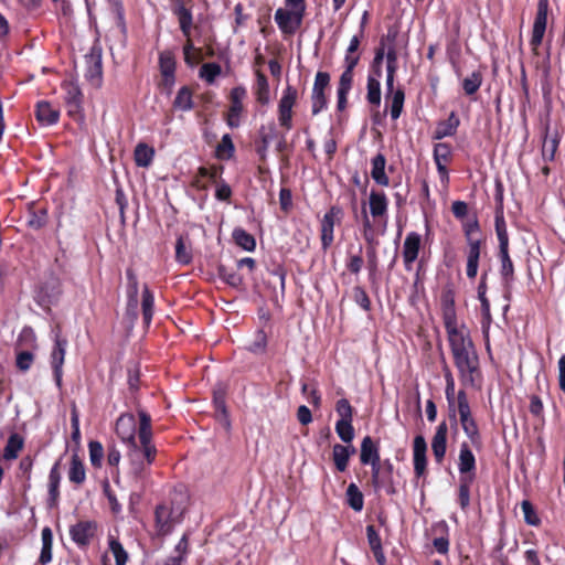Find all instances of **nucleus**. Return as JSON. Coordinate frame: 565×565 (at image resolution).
Instances as JSON below:
<instances>
[{
    "instance_id": "obj_29",
    "label": "nucleus",
    "mask_w": 565,
    "mask_h": 565,
    "mask_svg": "<svg viewBox=\"0 0 565 565\" xmlns=\"http://www.w3.org/2000/svg\"><path fill=\"white\" fill-rule=\"evenodd\" d=\"M218 277L228 286L233 288H241L243 286V277L238 274L237 269L228 267L224 264L217 266Z\"/></svg>"
},
{
    "instance_id": "obj_52",
    "label": "nucleus",
    "mask_w": 565,
    "mask_h": 565,
    "mask_svg": "<svg viewBox=\"0 0 565 565\" xmlns=\"http://www.w3.org/2000/svg\"><path fill=\"white\" fill-rule=\"evenodd\" d=\"M335 433L343 443L350 444L354 438L352 420H338L335 423Z\"/></svg>"
},
{
    "instance_id": "obj_55",
    "label": "nucleus",
    "mask_w": 565,
    "mask_h": 565,
    "mask_svg": "<svg viewBox=\"0 0 565 565\" xmlns=\"http://www.w3.org/2000/svg\"><path fill=\"white\" fill-rule=\"evenodd\" d=\"M177 14L181 31L185 36H189L192 25V13L185 7L181 6L177 10Z\"/></svg>"
},
{
    "instance_id": "obj_17",
    "label": "nucleus",
    "mask_w": 565,
    "mask_h": 565,
    "mask_svg": "<svg viewBox=\"0 0 565 565\" xmlns=\"http://www.w3.org/2000/svg\"><path fill=\"white\" fill-rule=\"evenodd\" d=\"M448 425L445 420L438 424L431 440V450L436 462L441 463L447 449Z\"/></svg>"
},
{
    "instance_id": "obj_44",
    "label": "nucleus",
    "mask_w": 565,
    "mask_h": 565,
    "mask_svg": "<svg viewBox=\"0 0 565 565\" xmlns=\"http://www.w3.org/2000/svg\"><path fill=\"white\" fill-rule=\"evenodd\" d=\"M347 502L351 509L360 512L364 505L363 493L355 483H350L347 489Z\"/></svg>"
},
{
    "instance_id": "obj_53",
    "label": "nucleus",
    "mask_w": 565,
    "mask_h": 565,
    "mask_svg": "<svg viewBox=\"0 0 565 565\" xmlns=\"http://www.w3.org/2000/svg\"><path fill=\"white\" fill-rule=\"evenodd\" d=\"M235 152V147L228 134L224 135L216 147V156L220 159H230Z\"/></svg>"
},
{
    "instance_id": "obj_14",
    "label": "nucleus",
    "mask_w": 565,
    "mask_h": 565,
    "mask_svg": "<svg viewBox=\"0 0 565 565\" xmlns=\"http://www.w3.org/2000/svg\"><path fill=\"white\" fill-rule=\"evenodd\" d=\"M340 215L341 209L339 206H331L321 220V245L324 250L333 243L334 225Z\"/></svg>"
},
{
    "instance_id": "obj_50",
    "label": "nucleus",
    "mask_w": 565,
    "mask_h": 565,
    "mask_svg": "<svg viewBox=\"0 0 565 565\" xmlns=\"http://www.w3.org/2000/svg\"><path fill=\"white\" fill-rule=\"evenodd\" d=\"M175 259L182 265H188L192 260L191 250L182 236H179L175 242Z\"/></svg>"
},
{
    "instance_id": "obj_63",
    "label": "nucleus",
    "mask_w": 565,
    "mask_h": 565,
    "mask_svg": "<svg viewBox=\"0 0 565 565\" xmlns=\"http://www.w3.org/2000/svg\"><path fill=\"white\" fill-rule=\"evenodd\" d=\"M366 537L372 552L382 548V540L374 525L366 526Z\"/></svg>"
},
{
    "instance_id": "obj_41",
    "label": "nucleus",
    "mask_w": 565,
    "mask_h": 565,
    "mask_svg": "<svg viewBox=\"0 0 565 565\" xmlns=\"http://www.w3.org/2000/svg\"><path fill=\"white\" fill-rule=\"evenodd\" d=\"M42 550L40 554V563L45 565L52 559L53 534L50 527H44L41 533Z\"/></svg>"
},
{
    "instance_id": "obj_6",
    "label": "nucleus",
    "mask_w": 565,
    "mask_h": 565,
    "mask_svg": "<svg viewBox=\"0 0 565 565\" xmlns=\"http://www.w3.org/2000/svg\"><path fill=\"white\" fill-rule=\"evenodd\" d=\"M371 473V483L375 492L384 490L387 494L395 493L393 482V465L386 459L383 462L373 465Z\"/></svg>"
},
{
    "instance_id": "obj_37",
    "label": "nucleus",
    "mask_w": 565,
    "mask_h": 565,
    "mask_svg": "<svg viewBox=\"0 0 565 565\" xmlns=\"http://www.w3.org/2000/svg\"><path fill=\"white\" fill-rule=\"evenodd\" d=\"M462 230L465 233L467 244L483 243L481 235H480L479 222L476 216L463 222Z\"/></svg>"
},
{
    "instance_id": "obj_31",
    "label": "nucleus",
    "mask_w": 565,
    "mask_h": 565,
    "mask_svg": "<svg viewBox=\"0 0 565 565\" xmlns=\"http://www.w3.org/2000/svg\"><path fill=\"white\" fill-rule=\"evenodd\" d=\"M460 121L456 114L452 111L447 120L438 124L435 130V138L443 139L445 137L454 136L457 131Z\"/></svg>"
},
{
    "instance_id": "obj_54",
    "label": "nucleus",
    "mask_w": 565,
    "mask_h": 565,
    "mask_svg": "<svg viewBox=\"0 0 565 565\" xmlns=\"http://www.w3.org/2000/svg\"><path fill=\"white\" fill-rule=\"evenodd\" d=\"M89 459L94 467L99 468L104 458V447L97 440H92L88 444Z\"/></svg>"
},
{
    "instance_id": "obj_60",
    "label": "nucleus",
    "mask_w": 565,
    "mask_h": 565,
    "mask_svg": "<svg viewBox=\"0 0 565 565\" xmlns=\"http://www.w3.org/2000/svg\"><path fill=\"white\" fill-rule=\"evenodd\" d=\"M521 509L524 514V520L530 525H537L540 523V519L534 511L532 503L527 500L522 501Z\"/></svg>"
},
{
    "instance_id": "obj_26",
    "label": "nucleus",
    "mask_w": 565,
    "mask_h": 565,
    "mask_svg": "<svg viewBox=\"0 0 565 565\" xmlns=\"http://www.w3.org/2000/svg\"><path fill=\"white\" fill-rule=\"evenodd\" d=\"M441 306L445 326L457 323L455 310V295L451 289H446L443 291Z\"/></svg>"
},
{
    "instance_id": "obj_57",
    "label": "nucleus",
    "mask_w": 565,
    "mask_h": 565,
    "mask_svg": "<svg viewBox=\"0 0 565 565\" xmlns=\"http://www.w3.org/2000/svg\"><path fill=\"white\" fill-rule=\"evenodd\" d=\"M339 420H353V407L347 398H341L335 404Z\"/></svg>"
},
{
    "instance_id": "obj_15",
    "label": "nucleus",
    "mask_w": 565,
    "mask_h": 565,
    "mask_svg": "<svg viewBox=\"0 0 565 565\" xmlns=\"http://www.w3.org/2000/svg\"><path fill=\"white\" fill-rule=\"evenodd\" d=\"M95 533L96 523L92 521H81L70 529V535L78 546L88 545Z\"/></svg>"
},
{
    "instance_id": "obj_45",
    "label": "nucleus",
    "mask_w": 565,
    "mask_h": 565,
    "mask_svg": "<svg viewBox=\"0 0 565 565\" xmlns=\"http://www.w3.org/2000/svg\"><path fill=\"white\" fill-rule=\"evenodd\" d=\"M495 233L499 241V248L509 247V235L507 230V223L502 211L495 213Z\"/></svg>"
},
{
    "instance_id": "obj_47",
    "label": "nucleus",
    "mask_w": 565,
    "mask_h": 565,
    "mask_svg": "<svg viewBox=\"0 0 565 565\" xmlns=\"http://www.w3.org/2000/svg\"><path fill=\"white\" fill-rule=\"evenodd\" d=\"M473 480V475L460 477L459 484V504L462 510H466L470 504V483Z\"/></svg>"
},
{
    "instance_id": "obj_35",
    "label": "nucleus",
    "mask_w": 565,
    "mask_h": 565,
    "mask_svg": "<svg viewBox=\"0 0 565 565\" xmlns=\"http://www.w3.org/2000/svg\"><path fill=\"white\" fill-rule=\"evenodd\" d=\"M386 98H391V118L393 120H396L401 116L403 110L405 93L402 88H398L396 90H394L393 88L392 92L387 90Z\"/></svg>"
},
{
    "instance_id": "obj_34",
    "label": "nucleus",
    "mask_w": 565,
    "mask_h": 565,
    "mask_svg": "<svg viewBox=\"0 0 565 565\" xmlns=\"http://www.w3.org/2000/svg\"><path fill=\"white\" fill-rule=\"evenodd\" d=\"M254 92L258 103H260L262 105H267L269 103L270 97L268 81L267 77L260 72L256 73V83L254 86Z\"/></svg>"
},
{
    "instance_id": "obj_33",
    "label": "nucleus",
    "mask_w": 565,
    "mask_h": 565,
    "mask_svg": "<svg viewBox=\"0 0 565 565\" xmlns=\"http://www.w3.org/2000/svg\"><path fill=\"white\" fill-rule=\"evenodd\" d=\"M61 482V473L58 469V462H56L50 471L49 475V495H50V505H56L60 492L58 487Z\"/></svg>"
},
{
    "instance_id": "obj_64",
    "label": "nucleus",
    "mask_w": 565,
    "mask_h": 565,
    "mask_svg": "<svg viewBox=\"0 0 565 565\" xmlns=\"http://www.w3.org/2000/svg\"><path fill=\"white\" fill-rule=\"evenodd\" d=\"M34 360V355L29 351L19 352L17 355V367L23 372L28 371Z\"/></svg>"
},
{
    "instance_id": "obj_8",
    "label": "nucleus",
    "mask_w": 565,
    "mask_h": 565,
    "mask_svg": "<svg viewBox=\"0 0 565 565\" xmlns=\"http://www.w3.org/2000/svg\"><path fill=\"white\" fill-rule=\"evenodd\" d=\"M305 12L295 8H279L275 12V22L284 34H295L302 23Z\"/></svg>"
},
{
    "instance_id": "obj_49",
    "label": "nucleus",
    "mask_w": 565,
    "mask_h": 565,
    "mask_svg": "<svg viewBox=\"0 0 565 565\" xmlns=\"http://www.w3.org/2000/svg\"><path fill=\"white\" fill-rule=\"evenodd\" d=\"M108 543H109V550H110L113 556L115 557L116 565H126V563L128 561V554L125 551L121 543L114 536H109Z\"/></svg>"
},
{
    "instance_id": "obj_5",
    "label": "nucleus",
    "mask_w": 565,
    "mask_h": 565,
    "mask_svg": "<svg viewBox=\"0 0 565 565\" xmlns=\"http://www.w3.org/2000/svg\"><path fill=\"white\" fill-rule=\"evenodd\" d=\"M452 358L459 354L467 353L468 351L476 350L475 344L470 338V333L465 326L458 327L457 323L445 326Z\"/></svg>"
},
{
    "instance_id": "obj_39",
    "label": "nucleus",
    "mask_w": 565,
    "mask_h": 565,
    "mask_svg": "<svg viewBox=\"0 0 565 565\" xmlns=\"http://www.w3.org/2000/svg\"><path fill=\"white\" fill-rule=\"evenodd\" d=\"M153 307H154V297H153L152 292L150 291L149 287L147 285H145L143 290H142L141 308H142L143 322L147 326H149L152 320Z\"/></svg>"
},
{
    "instance_id": "obj_13",
    "label": "nucleus",
    "mask_w": 565,
    "mask_h": 565,
    "mask_svg": "<svg viewBox=\"0 0 565 565\" xmlns=\"http://www.w3.org/2000/svg\"><path fill=\"white\" fill-rule=\"evenodd\" d=\"M422 247V235L417 232H409L403 244V262L406 270H411L413 268V264L418 258L419 250Z\"/></svg>"
},
{
    "instance_id": "obj_27",
    "label": "nucleus",
    "mask_w": 565,
    "mask_h": 565,
    "mask_svg": "<svg viewBox=\"0 0 565 565\" xmlns=\"http://www.w3.org/2000/svg\"><path fill=\"white\" fill-rule=\"evenodd\" d=\"M158 531L167 534L172 529V510L167 504H159L154 511Z\"/></svg>"
},
{
    "instance_id": "obj_46",
    "label": "nucleus",
    "mask_w": 565,
    "mask_h": 565,
    "mask_svg": "<svg viewBox=\"0 0 565 565\" xmlns=\"http://www.w3.org/2000/svg\"><path fill=\"white\" fill-rule=\"evenodd\" d=\"M367 94L366 99L370 104L374 106H380L381 104V84L379 77L369 75L367 77Z\"/></svg>"
},
{
    "instance_id": "obj_36",
    "label": "nucleus",
    "mask_w": 565,
    "mask_h": 565,
    "mask_svg": "<svg viewBox=\"0 0 565 565\" xmlns=\"http://www.w3.org/2000/svg\"><path fill=\"white\" fill-rule=\"evenodd\" d=\"M134 157L138 167L147 168L153 160L154 150L146 143H138L135 148Z\"/></svg>"
},
{
    "instance_id": "obj_25",
    "label": "nucleus",
    "mask_w": 565,
    "mask_h": 565,
    "mask_svg": "<svg viewBox=\"0 0 565 565\" xmlns=\"http://www.w3.org/2000/svg\"><path fill=\"white\" fill-rule=\"evenodd\" d=\"M354 454V447L335 444L332 448V459L337 470L340 472L345 471L349 465L350 457Z\"/></svg>"
},
{
    "instance_id": "obj_61",
    "label": "nucleus",
    "mask_w": 565,
    "mask_h": 565,
    "mask_svg": "<svg viewBox=\"0 0 565 565\" xmlns=\"http://www.w3.org/2000/svg\"><path fill=\"white\" fill-rule=\"evenodd\" d=\"M311 103H312V115H318L321 110L327 107V97L324 92H313L311 93Z\"/></svg>"
},
{
    "instance_id": "obj_12",
    "label": "nucleus",
    "mask_w": 565,
    "mask_h": 565,
    "mask_svg": "<svg viewBox=\"0 0 565 565\" xmlns=\"http://www.w3.org/2000/svg\"><path fill=\"white\" fill-rule=\"evenodd\" d=\"M115 430H116L117 436L127 446L137 444V439H136L137 423H136L135 416L132 414H130V413L121 414L116 420Z\"/></svg>"
},
{
    "instance_id": "obj_22",
    "label": "nucleus",
    "mask_w": 565,
    "mask_h": 565,
    "mask_svg": "<svg viewBox=\"0 0 565 565\" xmlns=\"http://www.w3.org/2000/svg\"><path fill=\"white\" fill-rule=\"evenodd\" d=\"M476 458L467 443H462L459 451L458 470L462 476H475Z\"/></svg>"
},
{
    "instance_id": "obj_10",
    "label": "nucleus",
    "mask_w": 565,
    "mask_h": 565,
    "mask_svg": "<svg viewBox=\"0 0 565 565\" xmlns=\"http://www.w3.org/2000/svg\"><path fill=\"white\" fill-rule=\"evenodd\" d=\"M547 13L548 0H539L537 11L533 23L532 36L530 40V45L534 54H539L537 50L545 34L547 24Z\"/></svg>"
},
{
    "instance_id": "obj_58",
    "label": "nucleus",
    "mask_w": 565,
    "mask_h": 565,
    "mask_svg": "<svg viewBox=\"0 0 565 565\" xmlns=\"http://www.w3.org/2000/svg\"><path fill=\"white\" fill-rule=\"evenodd\" d=\"M127 279H128V295H129V301L134 303V307L137 306L138 299V280L135 275V273L131 269H128L126 271Z\"/></svg>"
},
{
    "instance_id": "obj_9",
    "label": "nucleus",
    "mask_w": 565,
    "mask_h": 565,
    "mask_svg": "<svg viewBox=\"0 0 565 565\" xmlns=\"http://www.w3.org/2000/svg\"><path fill=\"white\" fill-rule=\"evenodd\" d=\"M54 347L51 352V366L53 369L56 385L60 387L62 384L63 364L67 348V340L62 338L60 328L53 330Z\"/></svg>"
},
{
    "instance_id": "obj_42",
    "label": "nucleus",
    "mask_w": 565,
    "mask_h": 565,
    "mask_svg": "<svg viewBox=\"0 0 565 565\" xmlns=\"http://www.w3.org/2000/svg\"><path fill=\"white\" fill-rule=\"evenodd\" d=\"M173 106L182 111H189L193 108L192 92L189 87L183 86L178 90Z\"/></svg>"
},
{
    "instance_id": "obj_18",
    "label": "nucleus",
    "mask_w": 565,
    "mask_h": 565,
    "mask_svg": "<svg viewBox=\"0 0 565 565\" xmlns=\"http://www.w3.org/2000/svg\"><path fill=\"white\" fill-rule=\"evenodd\" d=\"M159 67L162 75L163 85L172 87L174 84L175 60L170 51H163L159 55Z\"/></svg>"
},
{
    "instance_id": "obj_48",
    "label": "nucleus",
    "mask_w": 565,
    "mask_h": 565,
    "mask_svg": "<svg viewBox=\"0 0 565 565\" xmlns=\"http://www.w3.org/2000/svg\"><path fill=\"white\" fill-rule=\"evenodd\" d=\"M482 84V74L478 71L472 72L469 76L463 78L462 88L468 96L475 95Z\"/></svg>"
},
{
    "instance_id": "obj_40",
    "label": "nucleus",
    "mask_w": 565,
    "mask_h": 565,
    "mask_svg": "<svg viewBox=\"0 0 565 565\" xmlns=\"http://www.w3.org/2000/svg\"><path fill=\"white\" fill-rule=\"evenodd\" d=\"M68 479L71 482L76 484H82L86 479L84 463L76 455L72 457L71 467L68 470Z\"/></svg>"
},
{
    "instance_id": "obj_2",
    "label": "nucleus",
    "mask_w": 565,
    "mask_h": 565,
    "mask_svg": "<svg viewBox=\"0 0 565 565\" xmlns=\"http://www.w3.org/2000/svg\"><path fill=\"white\" fill-rule=\"evenodd\" d=\"M457 402H458V414H459V422L461 425V428L466 436L469 438L471 446L476 449L482 448V438L481 434L479 431V427L477 425V422L475 420L470 405L467 398V394L465 391H459L457 395Z\"/></svg>"
},
{
    "instance_id": "obj_30",
    "label": "nucleus",
    "mask_w": 565,
    "mask_h": 565,
    "mask_svg": "<svg viewBox=\"0 0 565 565\" xmlns=\"http://www.w3.org/2000/svg\"><path fill=\"white\" fill-rule=\"evenodd\" d=\"M386 159L384 154L379 153L372 159L371 175L380 185H388V177L385 174Z\"/></svg>"
},
{
    "instance_id": "obj_7",
    "label": "nucleus",
    "mask_w": 565,
    "mask_h": 565,
    "mask_svg": "<svg viewBox=\"0 0 565 565\" xmlns=\"http://www.w3.org/2000/svg\"><path fill=\"white\" fill-rule=\"evenodd\" d=\"M298 99V92L295 87L287 85L278 103V122L286 130L292 128V108Z\"/></svg>"
},
{
    "instance_id": "obj_28",
    "label": "nucleus",
    "mask_w": 565,
    "mask_h": 565,
    "mask_svg": "<svg viewBox=\"0 0 565 565\" xmlns=\"http://www.w3.org/2000/svg\"><path fill=\"white\" fill-rule=\"evenodd\" d=\"M370 212L373 217H380L386 214L388 201L383 192L372 191L369 198Z\"/></svg>"
},
{
    "instance_id": "obj_56",
    "label": "nucleus",
    "mask_w": 565,
    "mask_h": 565,
    "mask_svg": "<svg viewBox=\"0 0 565 565\" xmlns=\"http://www.w3.org/2000/svg\"><path fill=\"white\" fill-rule=\"evenodd\" d=\"M451 158V148L448 143L439 142L434 147V160L435 163H448Z\"/></svg>"
},
{
    "instance_id": "obj_3",
    "label": "nucleus",
    "mask_w": 565,
    "mask_h": 565,
    "mask_svg": "<svg viewBox=\"0 0 565 565\" xmlns=\"http://www.w3.org/2000/svg\"><path fill=\"white\" fill-rule=\"evenodd\" d=\"M360 61V54L345 53L344 55V71L340 75L338 89H337V108L342 111L348 105V95L353 85V71Z\"/></svg>"
},
{
    "instance_id": "obj_43",
    "label": "nucleus",
    "mask_w": 565,
    "mask_h": 565,
    "mask_svg": "<svg viewBox=\"0 0 565 565\" xmlns=\"http://www.w3.org/2000/svg\"><path fill=\"white\" fill-rule=\"evenodd\" d=\"M234 242L247 252H252L256 247V241L253 235L247 233L244 228L237 227L233 231Z\"/></svg>"
},
{
    "instance_id": "obj_19",
    "label": "nucleus",
    "mask_w": 565,
    "mask_h": 565,
    "mask_svg": "<svg viewBox=\"0 0 565 565\" xmlns=\"http://www.w3.org/2000/svg\"><path fill=\"white\" fill-rule=\"evenodd\" d=\"M360 461L362 465H377L381 461L379 446L370 436H365L361 443Z\"/></svg>"
},
{
    "instance_id": "obj_1",
    "label": "nucleus",
    "mask_w": 565,
    "mask_h": 565,
    "mask_svg": "<svg viewBox=\"0 0 565 565\" xmlns=\"http://www.w3.org/2000/svg\"><path fill=\"white\" fill-rule=\"evenodd\" d=\"M139 428L138 439L140 445L128 446L127 458L129 462V473L134 479H141L150 465L154 461L157 448L152 444L151 417L143 411H138Z\"/></svg>"
},
{
    "instance_id": "obj_59",
    "label": "nucleus",
    "mask_w": 565,
    "mask_h": 565,
    "mask_svg": "<svg viewBox=\"0 0 565 565\" xmlns=\"http://www.w3.org/2000/svg\"><path fill=\"white\" fill-rule=\"evenodd\" d=\"M353 299L363 310L369 311L371 309V300L362 287L355 286L353 288Z\"/></svg>"
},
{
    "instance_id": "obj_21",
    "label": "nucleus",
    "mask_w": 565,
    "mask_h": 565,
    "mask_svg": "<svg viewBox=\"0 0 565 565\" xmlns=\"http://www.w3.org/2000/svg\"><path fill=\"white\" fill-rule=\"evenodd\" d=\"M482 243H471L467 244V266L466 274L469 279H475L478 274L479 268V259L481 254Z\"/></svg>"
},
{
    "instance_id": "obj_38",
    "label": "nucleus",
    "mask_w": 565,
    "mask_h": 565,
    "mask_svg": "<svg viewBox=\"0 0 565 565\" xmlns=\"http://www.w3.org/2000/svg\"><path fill=\"white\" fill-rule=\"evenodd\" d=\"M23 438L19 434H12L4 447L3 457L7 460H13L18 458L19 452L23 448Z\"/></svg>"
},
{
    "instance_id": "obj_11",
    "label": "nucleus",
    "mask_w": 565,
    "mask_h": 565,
    "mask_svg": "<svg viewBox=\"0 0 565 565\" xmlns=\"http://www.w3.org/2000/svg\"><path fill=\"white\" fill-rule=\"evenodd\" d=\"M246 95V88L243 86H236L231 90V106L226 117V122L231 128H237L241 125L239 118L244 110L243 100Z\"/></svg>"
},
{
    "instance_id": "obj_62",
    "label": "nucleus",
    "mask_w": 565,
    "mask_h": 565,
    "mask_svg": "<svg viewBox=\"0 0 565 565\" xmlns=\"http://www.w3.org/2000/svg\"><path fill=\"white\" fill-rule=\"evenodd\" d=\"M267 345V337L264 331H257L255 335V340L248 347L249 351L253 353H263Z\"/></svg>"
},
{
    "instance_id": "obj_16",
    "label": "nucleus",
    "mask_w": 565,
    "mask_h": 565,
    "mask_svg": "<svg viewBox=\"0 0 565 565\" xmlns=\"http://www.w3.org/2000/svg\"><path fill=\"white\" fill-rule=\"evenodd\" d=\"M427 444L422 435H417L413 441V463L417 477L424 476L427 466Z\"/></svg>"
},
{
    "instance_id": "obj_51",
    "label": "nucleus",
    "mask_w": 565,
    "mask_h": 565,
    "mask_svg": "<svg viewBox=\"0 0 565 565\" xmlns=\"http://www.w3.org/2000/svg\"><path fill=\"white\" fill-rule=\"evenodd\" d=\"M222 67L217 63H204L200 68V77L207 84H213L216 77L221 74Z\"/></svg>"
},
{
    "instance_id": "obj_32",
    "label": "nucleus",
    "mask_w": 565,
    "mask_h": 565,
    "mask_svg": "<svg viewBox=\"0 0 565 565\" xmlns=\"http://www.w3.org/2000/svg\"><path fill=\"white\" fill-rule=\"evenodd\" d=\"M499 259L501 263L500 274L505 284H510L514 277V266L509 255V247L499 248Z\"/></svg>"
},
{
    "instance_id": "obj_4",
    "label": "nucleus",
    "mask_w": 565,
    "mask_h": 565,
    "mask_svg": "<svg viewBox=\"0 0 565 565\" xmlns=\"http://www.w3.org/2000/svg\"><path fill=\"white\" fill-rule=\"evenodd\" d=\"M454 362L463 385L475 386L480 381L479 358L476 350L454 356Z\"/></svg>"
},
{
    "instance_id": "obj_24",
    "label": "nucleus",
    "mask_w": 565,
    "mask_h": 565,
    "mask_svg": "<svg viewBox=\"0 0 565 565\" xmlns=\"http://www.w3.org/2000/svg\"><path fill=\"white\" fill-rule=\"evenodd\" d=\"M65 104L70 116H77L82 109V93L78 86L74 84H67L65 86Z\"/></svg>"
},
{
    "instance_id": "obj_20",
    "label": "nucleus",
    "mask_w": 565,
    "mask_h": 565,
    "mask_svg": "<svg viewBox=\"0 0 565 565\" xmlns=\"http://www.w3.org/2000/svg\"><path fill=\"white\" fill-rule=\"evenodd\" d=\"M85 62L87 64V70L85 73V77L95 86H99L102 83V56L100 54H89L85 55Z\"/></svg>"
},
{
    "instance_id": "obj_23",
    "label": "nucleus",
    "mask_w": 565,
    "mask_h": 565,
    "mask_svg": "<svg viewBox=\"0 0 565 565\" xmlns=\"http://www.w3.org/2000/svg\"><path fill=\"white\" fill-rule=\"evenodd\" d=\"M35 117L43 126H51L58 121L60 110L53 108L49 102H40L36 105Z\"/></svg>"
}]
</instances>
